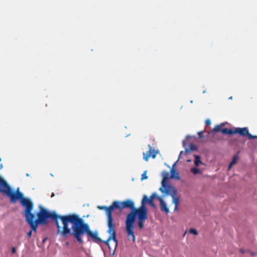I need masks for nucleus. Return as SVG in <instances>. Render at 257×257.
Returning <instances> with one entry per match:
<instances>
[{
    "label": "nucleus",
    "mask_w": 257,
    "mask_h": 257,
    "mask_svg": "<svg viewBox=\"0 0 257 257\" xmlns=\"http://www.w3.org/2000/svg\"><path fill=\"white\" fill-rule=\"evenodd\" d=\"M182 153H183V152H182H182H181V153H180V155H181V154H182Z\"/></svg>",
    "instance_id": "nucleus-34"
},
{
    "label": "nucleus",
    "mask_w": 257,
    "mask_h": 257,
    "mask_svg": "<svg viewBox=\"0 0 257 257\" xmlns=\"http://www.w3.org/2000/svg\"><path fill=\"white\" fill-rule=\"evenodd\" d=\"M113 241L116 242V244H117V241L115 237V231L113 230Z\"/></svg>",
    "instance_id": "nucleus-25"
},
{
    "label": "nucleus",
    "mask_w": 257,
    "mask_h": 257,
    "mask_svg": "<svg viewBox=\"0 0 257 257\" xmlns=\"http://www.w3.org/2000/svg\"><path fill=\"white\" fill-rule=\"evenodd\" d=\"M233 134H238L240 136H246L248 139L250 140L252 139L257 138V136L251 135L248 132L247 127H236L233 130Z\"/></svg>",
    "instance_id": "nucleus-7"
},
{
    "label": "nucleus",
    "mask_w": 257,
    "mask_h": 257,
    "mask_svg": "<svg viewBox=\"0 0 257 257\" xmlns=\"http://www.w3.org/2000/svg\"><path fill=\"white\" fill-rule=\"evenodd\" d=\"M238 159V157L237 156H234L233 157L232 160L231 161V162H230V163L229 164V167H228V169H230L231 167L233 165H234L235 164H236Z\"/></svg>",
    "instance_id": "nucleus-16"
},
{
    "label": "nucleus",
    "mask_w": 257,
    "mask_h": 257,
    "mask_svg": "<svg viewBox=\"0 0 257 257\" xmlns=\"http://www.w3.org/2000/svg\"><path fill=\"white\" fill-rule=\"evenodd\" d=\"M63 227H61L59 224L57 234H61L62 236L66 237L70 233L71 229L69 227V223L72 224V234L75 237L77 240L79 242H82L81 236L86 233L87 235L92 238L94 241L97 243L104 242L105 244L109 245L108 242L106 243L98 236L97 231L92 232L90 230L89 225L84 222V220L80 218L79 216L75 214L64 215L61 217ZM109 240L108 241L109 242Z\"/></svg>",
    "instance_id": "nucleus-2"
},
{
    "label": "nucleus",
    "mask_w": 257,
    "mask_h": 257,
    "mask_svg": "<svg viewBox=\"0 0 257 257\" xmlns=\"http://www.w3.org/2000/svg\"><path fill=\"white\" fill-rule=\"evenodd\" d=\"M147 219V213L144 209L143 210H139V216L138 218V226L140 229H142L144 226V222Z\"/></svg>",
    "instance_id": "nucleus-10"
},
{
    "label": "nucleus",
    "mask_w": 257,
    "mask_h": 257,
    "mask_svg": "<svg viewBox=\"0 0 257 257\" xmlns=\"http://www.w3.org/2000/svg\"><path fill=\"white\" fill-rule=\"evenodd\" d=\"M97 208L101 210H105L107 217V225L108 227L107 232L109 233V236L107 241H105L106 243H107L109 240L112 239V217L111 215L112 213V204L108 207L104 206H98Z\"/></svg>",
    "instance_id": "nucleus-4"
},
{
    "label": "nucleus",
    "mask_w": 257,
    "mask_h": 257,
    "mask_svg": "<svg viewBox=\"0 0 257 257\" xmlns=\"http://www.w3.org/2000/svg\"><path fill=\"white\" fill-rule=\"evenodd\" d=\"M3 168V165L2 164H0V170Z\"/></svg>",
    "instance_id": "nucleus-30"
},
{
    "label": "nucleus",
    "mask_w": 257,
    "mask_h": 257,
    "mask_svg": "<svg viewBox=\"0 0 257 257\" xmlns=\"http://www.w3.org/2000/svg\"><path fill=\"white\" fill-rule=\"evenodd\" d=\"M176 162H175L172 166V169L170 170L171 176L170 178L172 179H175L177 180L180 179V176L179 173L175 170Z\"/></svg>",
    "instance_id": "nucleus-12"
},
{
    "label": "nucleus",
    "mask_w": 257,
    "mask_h": 257,
    "mask_svg": "<svg viewBox=\"0 0 257 257\" xmlns=\"http://www.w3.org/2000/svg\"><path fill=\"white\" fill-rule=\"evenodd\" d=\"M1 160H1V158H0V162L1 161Z\"/></svg>",
    "instance_id": "nucleus-37"
},
{
    "label": "nucleus",
    "mask_w": 257,
    "mask_h": 257,
    "mask_svg": "<svg viewBox=\"0 0 257 257\" xmlns=\"http://www.w3.org/2000/svg\"><path fill=\"white\" fill-rule=\"evenodd\" d=\"M144 210L143 207H140L138 209L133 210L126 217L125 228L127 236L129 240H132L133 242L136 241L135 233L134 232V223L136 221V215L139 216V210Z\"/></svg>",
    "instance_id": "nucleus-3"
},
{
    "label": "nucleus",
    "mask_w": 257,
    "mask_h": 257,
    "mask_svg": "<svg viewBox=\"0 0 257 257\" xmlns=\"http://www.w3.org/2000/svg\"><path fill=\"white\" fill-rule=\"evenodd\" d=\"M27 176H29V175L28 174H27Z\"/></svg>",
    "instance_id": "nucleus-35"
},
{
    "label": "nucleus",
    "mask_w": 257,
    "mask_h": 257,
    "mask_svg": "<svg viewBox=\"0 0 257 257\" xmlns=\"http://www.w3.org/2000/svg\"><path fill=\"white\" fill-rule=\"evenodd\" d=\"M115 250V248L114 249H113V254H114Z\"/></svg>",
    "instance_id": "nucleus-32"
},
{
    "label": "nucleus",
    "mask_w": 257,
    "mask_h": 257,
    "mask_svg": "<svg viewBox=\"0 0 257 257\" xmlns=\"http://www.w3.org/2000/svg\"><path fill=\"white\" fill-rule=\"evenodd\" d=\"M162 176L163 179L162 181V186L160 187V190L162 193H168L170 189H172L175 187L168 184V180L170 177L168 172L163 171L162 173Z\"/></svg>",
    "instance_id": "nucleus-6"
},
{
    "label": "nucleus",
    "mask_w": 257,
    "mask_h": 257,
    "mask_svg": "<svg viewBox=\"0 0 257 257\" xmlns=\"http://www.w3.org/2000/svg\"><path fill=\"white\" fill-rule=\"evenodd\" d=\"M205 124L206 125H209L211 124V121L210 119H208L205 120Z\"/></svg>",
    "instance_id": "nucleus-26"
},
{
    "label": "nucleus",
    "mask_w": 257,
    "mask_h": 257,
    "mask_svg": "<svg viewBox=\"0 0 257 257\" xmlns=\"http://www.w3.org/2000/svg\"><path fill=\"white\" fill-rule=\"evenodd\" d=\"M154 199H152V197L148 198L146 195H144L142 199L140 207H143L144 209L146 210V213H148V210L146 207V203H148L151 206L155 207L154 203Z\"/></svg>",
    "instance_id": "nucleus-11"
},
{
    "label": "nucleus",
    "mask_w": 257,
    "mask_h": 257,
    "mask_svg": "<svg viewBox=\"0 0 257 257\" xmlns=\"http://www.w3.org/2000/svg\"><path fill=\"white\" fill-rule=\"evenodd\" d=\"M191 172L194 174H201L200 170L197 168H192L190 170Z\"/></svg>",
    "instance_id": "nucleus-18"
},
{
    "label": "nucleus",
    "mask_w": 257,
    "mask_h": 257,
    "mask_svg": "<svg viewBox=\"0 0 257 257\" xmlns=\"http://www.w3.org/2000/svg\"><path fill=\"white\" fill-rule=\"evenodd\" d=\"M158 200L160 201L161 210L165 212L166 213H168L169 212V208L166 203L164 201L162 198L161 197H158Z\"/></svg>",
    "instance_id": "nucleus-13"
},
{
    "label": "nucleus",
    "mask_w": 257,
    "mask_h": 257,
    "mask_svg": "<svg viewBox=\"0 0 257 257\" xmlns=\"http://www.w3.org/2000/svg\"><path fill=\"white\" fill-rule=\"evenodd\" d=\"M203 131H201L198 133V135L199 137V138H202L203 137Z\"/></svg>",
    "instance_id": "nucleus-24"
},
{
    "label": "nucleus",
    "mask_w": 257,
    "mask_h": 257,
    "mask_svg": "<svg viewBox=\"0 0 257 257\" xmlns=\"http://www.w3.org/2000/svg\"><path fill=\"white\" fill-rule=\"evenodd\" d=\"M197 150V147L195 145L193 144H191L189 145L188 149L185 150L186 153L189 152L190 151H195Z\"/></svg>",
    "instance_id": "nucleus-17"
},
{
    "label": "nucleus",
    "mask_w": 257,
    "mask_h": 257,
    "mask_svg": "<svg viewBox=\"0 0 257 257\" xmlns=\"http://www.w3.org/2000/svg\"><path fill=\"white\" fill-rule=\"evenodd\" d=\"M33 230H32V228H31V230H30L28 233H27V235L29 237H30L32 235V231Z\"/></svg>",
    "instance_id": "nucleus-27"
},
{
    "label": "nucleus",
    "mask_w": 257,
    "mask_h": 257,
    "mask_svg": "<svg viewBox=\"0 0 257 257\" xmlns=\"http://www.w3.org/2000/svg\"><path fill=\"white\" fill-rule=\"evenodd\" d=\"M158 197H159V196H158L156 193H154L153 194H152V195L150 197H152V199H154L155 198H157L158 199Z\"/></svg>",
    "instance_id": "nucleus-23"
},
{
    "label": "nucleus",
    "mask_w": 257,
    "mask_h": 257,
    "mask_svg": "<svg viewBox=\"0 0 257 257\" xmlns=\"http://www.w3.org/2000/svg\"><path fill=\"white\" fill-rule=\"evenodd\" d=\"M233 129L224 128H222L221 132H222L223 134L233 135Z\"/></svg>",
    "instance_id": "nucleus-14"
},
{
    "label": "nucleus",
    "mask_w": 257,
    "mask_h": 257,
    "mask_svg": "<svg viewBox=\"0 0 257 257\" xmlns=\"http://www.w3.org/2000/svg\"><path fill=\"white\" fill-rule=\"evenodd\" d=\"M251 254L252 256H254L255 254L254 252H251Z\"/></svg>",
    "instance_id": "nucleus-31"
},
{
    "label": "nucleus",
    "mask_w": 257,
    "mask_h": 257,
    "mask_svg": "<svg viewBox=\"0 0 257 257\" xmlns=\"http://www.w3.org/2000/svg\"><path fill=\"white\" fill-rule=\"evenodd\" d=\"M194 164L196 166H199L202 162L201 161V157L199 156L195 155Z\"/></svg>",
    "instance_id": "nucleus-15"
},
{
    "label": "nucleus",
    "mask_w": 257,
    "mask_h": 257,
    "mask_svg": "<svg viewBox=\"0 0 257 257\" xmlns=\"http://www.w3.org/2000/svg\"><path fill=\"white\" fill-rule=\"evenodd\" d=\"M189 232L191 234H193L195 235H198V231L196 229H194V228H191L189 229Z\"/></svg>",
    "instance_id": "nucleus-20"
},
{
    "label": "nucleus",
    "mask_w": 257,
    "mask_h": 257,
    "mask_svg": "<svg viewBox=\"0 0 257 257\" xmlns=\"http://www.w3.org/2000/svg\"><path fill=\"white\" fill-rule=\"evenodd\" d=\"M5 180L0 177V192H1Z\"/></svg>",
    "instance_id": "nucleus-21"
},
{
    "label": "nucleus",
    "mask_w": 257,
    "mask_h": 257,
    "mask_svg": "<svg viewBox=\"0 0 257 257\" xmlns=\"http://www.w3.org/2000/svg\"><path fill=\"white\" fill-rule=\"evenodd\" d=\"M54 196V193H52V195H51V197H53Z\"/></svg>",
    "instance_id": "nucleus-33"
},
{
    "label": "nucleus",
    "mask_w": 257,
    "mask_h": 257,
    "mask_svg": "<svg viewBox=\"0 0 257 257\" xmlns=\"http://www.w3.org/2000/svg\"><path fill=\"white\" fill-rule=\"evenodd\" d=\"M124 208H130L132 210L137 209L135 207L134 202L130 200L127 199L123 201H113V210L118 209L121 211Z\"/></svg>",
    "instance_id": "nucleus-5"
},
{
    "label": "nucleus",
    "mask_w": 257,
    "mask_h": 257,
    "mask_svg": "<svg viewBox=\"0 0 257 257\" xmlns=\"http://www.w3.org/2000/svg\"><path fill=\"white\" fill-rule=\"evenodd\" d=\"M240 251L242 253H245V250H244L243 249L241 248L240 249Z\"/></svg>",
    "instance_id": "nucleus-29"
},
{
    "label": "nucleus",
    "mask_w": 257,
    "mask_h": 257,
    "mask_svg": "<svg viewBox=\"0 0 257 257\" xmlns=\"http://www.w3.org/2000/svg\"><path fill=\"white\" fill-rule=\"evenodd\" d=\"M147 171H145L143 174L142 175V178H141V179L143 180H145V179H147L148 178V176H147Z\"/></svg>",
    "instance_id": "nucleus-22"
},
{
    "label": "nucleus",
    "mask_w": 257,
    "mask_h": 257,
    "mask_svg": "<svg viewBox=\"0 0 257 257\" xmlns=\"http://www.w3.org/2000/svg\"><path fill=\"white\" fill-rule=\"evenodd\" d=\"M51 176H53V175L52 174H51Z\"/></svg>",
    "instance_id": "nucleus-36"
},
{
    "label": "nucleus",
    "mask_w": 257,
    "mask_h": 257,
    "mask_svg": "<svg viewBox=\"0 0 257 257\" xmlns=\"http://www.w3.org/2000/svg\"><path fill=\"white\" fill-rule=\"evenodd\" d=\"M222 127H221V126L220 125H216L214 128L212 130V132H221V130H222Z\"/></svg>",
    "instance_id": "nucleus-19"
},
{
    "label": "nucleus",
    "mask_w": 257,
    "mask_h": 257,
    "mask_svg": "<svg viewBox=\"0 0 257 257\" xmlns=\"http://www.w3.org/2000/svg\"><path fill=\"white\" fill-rule=\"evenodd\" d=\"M1 192L10 197L12 203H15L17 200H20L22 205L25 208L24 213L26 220L34 231H36L38 224H47L48 218L54 220L58 227L59 224V220H61L63 216L57 214L55 211H49L40 206V210L37 214L38 218L35 219V215L32 212L34 208L33 203L30 199L24 197L23 194L19 191V188L16 192L14 191L5 180Z\"/></svg>",
    "instance_id": "nucleus-1"
},
{
    "label": "nucleus",
    "mask_w": 257,
    "mask_h": 257,
    "mask_svg": "<svg viewBox=\"0 0 257 257\" xmlns=\"http://www.w3.org/2000/svg\"><path fill=\"white\" fill-rule=\"evenodd\" d=\"M12 251L13 253H15L16 252V248L15 247H13L12 249Z\"/></svg>",
    "instance_id": "nucleus-28"
},
{
    "label": "nucleus",
    "mask_w": 257,
    "mask_h": 257,
    "mask_svg": "<svg viewBox=\"0 0 257 257\" xmlns=\"http://www.w3.org/2000/svg\"><path fill=\"white\" fill-rule=\"evenodd\" d=\"M177 193V190L175 188L170 189L168 193H165L166 195H170L172 198V202L175 204L174 211H177L178 209V205L180 203V198L176 196Z\"/></svg>",
    "instance_id": "nucleus-9"
},
{
    "label": "nucleus",
    "mask_w": 257,
    "mask_h": 257,
    "mask_svg": "<svg viewBox=\"0 0 257 257\" xmlns=\"http://www.w3.org/2000/svg\"><path fill=\"white\" fill-rule=\"evenodd\" d=\"M149 151L147 153H143V159L148 162L149 158L152 157L153 159H155L157 155L159 153V151L156 150L155 148L152 147L151 145H148Z\"/></svg>",
    "instance_id": "nucleus-8"
}]
</instances>
